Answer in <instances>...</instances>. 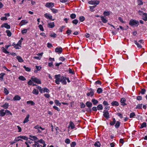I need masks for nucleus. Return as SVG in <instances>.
Segmentation results:
<instances>
[{
    "mask_svg": "<svg viewBox=\"0 0 147 147\" xmlns=\"http://www.w3.org/2000/svg\"><path fill=\"white\" fill-rule=\"evenodd\" d=\"M5 75L4 73H2L0 74V80H3V77Z\"/></svg>",
    "mask_w": 147,
    "mask_h": 147,
    "instance_id": "31",
    "label": "nucleus"
},
{
    "mask_svg": "<svg viewBox=\"0 0 147 147\" xmlns=\"http://www.w3.org/2000/svg\"><path fill=\"white\" fill-rule=\"evenodd\" d=\"M142 104H138L136 107V109H141L142 108Z\"/></svg>",
    "mask_w": 147,
    "mask_h": 147,
    "instance_id": "44",
    "label": "nucleus"
},
{
    "mask_svg": "<svg viewBox=\"0 0 147 147\" xmlns=\"http://www.w3.org/2000/svg\"><path fill=\"white\" fill-rule=\"evenodd\" d=\"M23 67L27 71H30L31 69L28 67H26L25 66H24Z\"/></svg>",
    "mask_w": 147,
    "mask_h": 147,
    "instance_id": "40",
    "label": "nucleus"
},
{
    "mask_svg": "<svg viewBox=\"0 0 147 147\" xmlns=\"http://www.w3.org/2000/svg\"><path fill=\"white\" fill-rule=\"evenodd\" d=\"M57 34H56L53 33V34H50V36L51 37L53 38H56L57 37Z\"/></svg>",
    "mask_w": 147,
    "mask_h": 147,
    "instance_id": "39",
    "label": "nucleus"
},
{
    "mask_svg": "<svg viewBox=\"0 0 147 147\" xmlns=\"http://www.w3.org/2000/svg\"><path fill=\"white\" fill-rule=\"evenodd\" d=\"M90 92H88L87 94V95L88 96H93L94 94V90L92 88H90Z\"/></svg>",
    "mask_w": 147,
    "mask_h": 147,
    "instance_id": "4",
    "label": "nucleus"
},
{
    "mask_svg": "<svg viewBox=\"0 0 147 147\" xmlns=\"http://www.w3.org/2000/svg\"><path fill=\"white\" fill-rule=\"evenodd\" d=\"M68 70H69V73H70V74H75L74 71H72V69H71L69 68Z\"/></svg>",
    "mask_w": 147,
    "mask_h": 147,
    "instance_id": "61",
    "label": "nucleus"
},
{
    "mask_svg": "<svg viewBox=\"0 0 147 147\" xmlns=\"http://www.w3.org/2000/svg\"><path fill=\"white\" fill-rule=\"evenodd\" d=\"M135 116V114L134 113H132L130 115V118H133Z\"/></svg>",
    "mask_w": 147,
    "mask_h": 147,
    "instance_id": "51",
    "label": "nucleus"
},
{
    "mask_svg": "<svg viewBox=\"0 0 147 147\" xmlns=\"http://www.w3.org/2000/svg\"><path fill=\"white\" fill-rule=\"evenodd\" d=\"M142 19L145 21L147 20V13H144L143 14Z\"/></svg>",
    "mask_w": 147,
    "mask_h": 147,
    "instance_id": "12",
    "label": "nucleus"
},
{
    "mask_svg": "<svg viewBox=\"0 0 147 147\" xmlns=\"http://www.w3.org/2000/svg\"><path fill=\"white\" fill-rule=\"evenodd\" d=\"M76 145V143L75 142H72L71 144V147H75Z\"/></svg>",
    "mask_w": 147,
    "mask_h": 147,
    "instance_id": "49",
    "label": "nucleus"
},
{
    "mask_svg": "<svg viewBox=\"0 0 147 147\" xmlns=\"http://www.w3.org/2000/svg\"><path fill=\"white\" fill-rule=\"evenodd\" d=\"M120 124V122L119 121H117V122L116 124L115 125V127L116 128H118L119 127Z\"/></svg>",
    "mask_w": 147,
    "mask_h": 147,
    "instance_id": "22",
    "label": "nucleus"
},
{
    "mask_svg": "<svg viewBox=\"0 0 147 147\" xmlns=\"http://www.w3.org/2000/svg\"><path fill=\"white\" fill-rule=\"evenodd\" d=\"M18 79L19 80L22 81H24L26 80V78L22 76H19L18 78Z\"/></svg>",
    "mask_w": 147,
    "mask_h": 147,
    "instance_id": "30",
    "label": "nucleus"
},
{
    "mask_svg": "<svg viewBox=\"0 0 147 147\" xmlns=\"http://www.w3.org/2000/svg\"><path fill=\"white\" fill-rule=\"evenodd\" d=\"M42 91H43L44 92H49V89L46 88H43Z\"/></svg>",
    "mask_w": 147,
    "mask_h": 147,
    "instance_id": "27",
    "label": "nucleus"
},
{
    "mask_svg": "<svg viewBox=\"0 0 147 147\" xmlns=\"http://www.w3.org/2000/svg\"><path fill=\"white\" fill-rule=\"evenodd\" d=\"M103 113H104L103 115L106 118L108 119L109 118V115L108 111H104Z\"/></svg>",
    "mask_w": 147,
    "mask_h": 147,
    "instance_id": "6",
    "label": "nucleus"
},
{
    "mask_svg": "<svg viewBox=\"0 0 147 147\" xmlns=\"http://www.w3.org/2000/svg\"><path fill=\"white\" fill-rule=\"evenodd\" d=\"M146 123L145 122H144L141 125V126L140 127V128H142L144 127H146Z\"/></svg>",
    "mask_w": 147,
    "mask_h": 147,
    "instance_id": "34",
    "label": "nucleus"
},
{
    "mask_svg": "<svg viewBox=\"0 0 147 147\" xmlns=\"http://www.w3.org/2000/svg\"><path fill=\"white\" fill-rule=\"evenodd\" d=\"M27 32V29H24L22 31V34H23L24 33H26Z\"/></svg>",
    "mask_w": 147,
    "mask_h": 147,
    "instance_id": "54",
    "label": "nucleus"
},
{
    "mask_svg": "<svg viewBox=\"0 0 147 147\" xmlns=\"http://www.w3.org/2000/svg\"><path fill=\"white\" fill-rule=\"evenodd\" d=\"M126 100L125 98H123L121 99L120 102L121 103H122V105L123 106H124L126 105V104L124 102Z\"/></svg>",
    "mask_w": 147,
    "mask_h": 147,
    "instance_id": "11",
    "label": "nucleus"
},
{
    "mask_svg": "<svg viewBox=\"0 0 147 147\" xmlns=\"http://www.w3.org/2000/svg\"><path fill=\"white\" fill-rule=\"evenodd\" d=\"M38 27L39 28L40 30L42 31H44V30L42 26L41 25H40L38 26Z\"/></svg>",
    "mask_w": 147,
    "mask_h": 147,
    "instance_id": "56",
    "label": "nucleus"
},
{
    "mask_svg": "<svg viewBox=\"0 0 147 147\" xmlns=\"http://www.w3.org/2000/svg\"><path fill=\"white\" fill-rule=\"evenodd\" d=\"M51 9L52 12L54 13H56L58 12V10L57 9L54 8H51Z\"/></svg>",
    "mask_w": 147,
    "mask_h": 147,
    "instance_id": "48",
    "label": "nucleus"
},
{
    "mask_svg": "<svg viewBox=\"0 0 147 147\" xmlns=\"http://www.w3.org/2000/svg\"><path fill=\"white\" fill-rule=\"evenodd\" d=\"M5 114L6 113L7 115L10 114L11 115H12V113L8 110H6L5 111Z\"/></svg>",
    "mask_w": 147,
    "mask_h": 147,
    "instance_id": "50",
    "label": "nucleus"
},
{
    "mask_svg": "<svg viewBox=\"0 0 147 147\" xmlns=\"http://www.w3.org/2000/svg\"><path fill=\"white\" fill-rule=\"evenodd\" d=\"M79 20L81 22H82L85 20V18L84 16H80L79 17Z\"/></svg>",
    "mask_w": 147,
    "mask_h": 147,
    "instance_id": "46",
    "label": "nucleus"
},
{
    "mask_svg": "<svg viewBox=\"0 0 147 147\" xmlns=\"http://www.w3.org/2000/svg\"><path fill=\"white\" fill-rule=\"evenodd\" d=\"M111 104L113 106H118L119 103L117 101H113L111 103Z\"/></svg>",
    "mask_w": 147,
    "mask_h": 147,
    "instance_id": "13",
    "label": "nucleus"
},
{
    "mask_svg": "<svg viewBox=\"0 0 147 147\" xmlns=\"http://www.w3.org/2000/svg\"><path fill=\"white\" fill-rule=\"evenodd\" d=\"M35 144L33 145V147H40L38 143H37L36 141H34Z\"/></svg>",
    "mask_w": 147,
    "mask_h": 147,
    "instance_id": "26",
    "label": "nucleus"
},
{
    "mask_svg": "<svg viewBox=\"0 0 147 147\" xmlns=\"http://www.w3.org/2000/svg\"><path fill=\"white\" fill-rule=\"evenodd\" d=\"M6 32L7 33V36L10 37L11 36V33L10 31L7 30L6 31Z\"/></svg>",
    "mask_w": 147,
    "mask_h": 147,
    "instance_id": "28",
    "label": "nucleus"
},
{
    "mask_svg": "<svg viewBox=\"0 0 147 147\" xmlns=\"http://www.w3.org/2000/svg\"><path fill=\"white\" fill-rule=\"evenodd\" d=\"M29 115L28 114L26 118L25 119L24 121H23V123H27L29 121Z\"/></svg>",
    "mask_w": 147,
    "mask_h": 147,
    "instance_id": "16",
    "label": "nucleus"
},
{
    "mask_svg": "<svg viewBox=\"0 0 147 147\" xmlns=\"http://www.w3.org/2000/svg\"><path fill=\"white\" fill-rule=\"evenodd\" d=\"M69 126L71 127V129H73L75 128V125L74 123L71 121L70 122Z\"/></svg>",
    "mask_w": 147,
    "mask_h": 147,
    "instance_id": "24",
    "label": "nucleus"
},
{
    "mask_svg": "<svg viewBox=\"0 0 147 147\" xmlns=\"http://www.w3.org/2000/svg\"><path fill=\"white\" fill-rule=\"evenodd\" d=\"M17 59L18 60L19 62H23L24 60L22 59L21 57L20 56H18L16 57Z\"/></svg>",
    "mask_w": 147,
    "mask_h": 147,
    "instance_id": "19",
    "label": "nucleus"
},
{
    "mask_svg": "<svg viewBox=\"0 0 147 147\" xmlns=\"http://www.w3.org/2000/svg\"><path fill=\"white\" fill-rule=\"evenodd\" d=\"M100 17L101 20L104 23H106L107 22V20L104 17L102 16H100Z\"/></svg>",
    "mask_w": 147,
    "mask_h": 147,
    "instance_id": "17",
    "label": "nucleus"
},
{
    "mask_svg": "<svg viewBox=\"0 0 147 147\" xmlns=\"http://www.w3.org/2000/svg\"><path fill=\"white\" fill-rule=\"evenodd\" d=\"M139 24V21L134 20H131L129 23V25L131 26H135L137 24Z\"/></svg>",
    "mask_w": 147,
    "mask_h": 147,
    "instance_id": "1",
    "label": "nucleus"
},
{
    "mask_svg": "<svg viewBox=\"0 0 147 147\" xmlns=\"http://www.w3.org/2000/svg\"><path fill=\"white\" fill-rule=\"evenodd\" d=\"M92 102L94 105H96L98 102V101L94 99H92Z\"/></svg>",
    "mask_w": 147,
    "mask_h": 147,
    "instance_id": "21",
    "label": "nucleus"
},
{
    "mask_svg": "<svg viewBox=\"0 0 147 147\" xmlns=\"http://www.w3.org/2000/svg\"><path fill=\"white\" fill-rule=\"evenodd\" d=\"M65 58H64L63 57H60L59 58V60L62 61H65Z\"/></svg>",
    "mask_w": 147,
    "mask_h": 147,
    "instance_id": "55",
    "label": "nucleus"
},
{
    "mask_svg": "<svg viewBox=\"0 0 147 147\" xmlns=\"http://www.w3.org/2000/svg\"><path fill=\"white\" fill-rule=\"evenodd\" d=\"M48 27L51 28H53L55 26V24L54 22H49L48 24Z\"/></svg>",
    "mask_w": 147,
    "mask_h": 147,
    "instance_id": "10",
    "label": "nucleus"
},
{
    "mask_svg": "<svg viewBox=\"0 0 147 147\" xmlns=\"http://www.w3.org/2000/svg\"><path fill=\"white\" fill-rule=\"evenodd\" d=\"M62 50V48L59 47H58L55 49V51L58 53H61Z\"/></svg>",
    "mask_w": 147,
    "mask_h": 147,
    "instance_id": "5",
    "label": "nucleus"
},
{
    "mask_svg": "<svg viewBox=\"0 0 147 147\" xmlns=\"http://www.w3.org/2000/svg\"><path fill=\"white\" fill-rule=\"evenodd\" d=\"M70 17L71 18L74 19L76 18V16L75 14L73 13L70 15Z\"/></svg>",
    "mask_w": 147,
    "mask_h": 147,
    "instance_id": "42",
    "label": "nucleus"
},
{
    "mask_svg": "<svg viewBox=\"0 0 147 147\" xmlns=\"http://www.w3.org/2000/svg\"><path fill=\"white\" fill-rule=\"evenodd\" d=\"M60 81L62 82L63 84H66L67 82L66 81V78L62 76L61 78V79H60Z\"/></svg>",
    "mask_w": 147,
    "mask_h": 147,
    "instance_id": "7",
    "label": "nucleus"
},
{
    "mask_svg": "<svg viewBox=\"0 0 147 147\" xmlns=\"http://www.w3.org/2000/svg\"><path fill=\"white\" fill-rule=\"evenodd\" d=\"M4 93L6 95H7L9 93L8 91L7 90V89L6 88H4Z\"/></svg>",
    "mask_w": 147,
    "mask_h": 147,
    "instance_id": "47",
    "label": "nucleus"
},
{
    "mask_svg": "<svg viewBox=\"0 0 147 147\" xmlns=\"http://www.w3.org/2000/svg\"><path fill=\"white\" fill-rule=\"evenodd\" d=\"M97 109L98 110H101L103 109L102 105L101 104L99 105L97 107Z\"/></svg>",
    "mask_w": 147,
    "mask_h": 147,
    "instance_id": "25",
    "label": "nucleus"
},
{
    "mask_svg": "<svg viewBox=\"0 0 147 147\" xmlns=\"http://www.w3.org/2000/svg\"><path fill=\"white\" fill-rule=\"evenodd\" d=\"M71 32V30H68L66 31V33L68 35H69Z\"/></svg>",
    "mask_w": 147,
    "mask_h": 147,
    "instance_id": "60",
    "label": "nucleus"
},
{
    "mask_svg": "<svg viewBox=\"0 0 147 147\" xmlns=\"http://www.w3.org/2000/svg\"><path fill=\"white\" fill-rule=\"evenodd\" d=\"M36 68L37 69V70H35L34 71V72L35 73H36L37 72V71H39L40 70L41 67L37 66H36Z\"/></svg>",
    "mask_w": 147,
    "mask_h": 147,
    "instance_id": "37",
    "label": "nucleus"
},
{
    "mask_svg": "<svg viewBox=\"0 0 147 147\" xmlns=\"http://www.w3.org/2000/svg\"><path fill=\"white\" fill-rule=\"evenodd\" d=\"M94 145L95 146L99 147L100 146V144L99 142H96L94 144Z\"/></svg>",
    "mask_w": 147,
    "mask_h": 147,
    "instance_id": "29",
    "label": "nucleus"
},
{
    "mask_svg": "<svg viewBox=\"0 0 147 147\" xmlns=\"http://www.w3.org/2000/svg\"><path fill=\"white\" fill-rule=\"evenodd\" d=\"M2 50L3 52L5 53L8 54L9 53V52L7 51L4 47H3L2 48Z\"/></svg>",
    "mask_w": 147,
    "mask_h": 147,
    "instance_id": "36",
    "label": "nucleus"
},
{
    "mask_svg": "<svg viewBox=\"0 0 147 147\" xmlns=\"http://www.w3.org/2000/svg\"><path fill=\"white\" fill-rule=\"evenodd\" d=\"M45 6L48 7H53L54 6V4L52 3H46Z\"/></svg>",
    "mask_w": 147,
    "mask_h": 147,
    "instance_id": "9",
    "label": "nucleus"
},
{
    "mask_svg": "<svg viewBox=\"0 0 147 147\" xmlns=\"http://www.w3.org/2000/svg\"><path fill=\"white\" fill-rule=\"evenodd\" d=\"M32 93L36 95H38V91L36 89H34L33 90Z\"/></svg>",
    "mask_w": 147,
    "mask_h": 147,
    "instance_id": "33",
    "label": "nucleus"
},
{
    "mask_svg": "<svg viewBox=\"0 0 147 147\" xmlns=\"http://www.w3.org/2000/svg\"><path fill=\"white\" fill-rule=\"evenodd\" d=\"M113 121H111L110 123V124L112 126L116 122V120L115 118H113Z\"/></svg>",
    "mask_w": 147,
    "mask_h": 147,
    "instance_id": "23",
    "label": "nucleus"
},
{
    "mask_svg": "<svg viewBox=\"0 0 147 147\" xmlns=\"http://www.w3.org/2000/svg\"><path fill=\"white\" fill-rule=\"evenodd\" d=\"M36 142H37V143H38V142H40L41 143H42V144H44V143L45 142L42 139H40V140H38L36 141Z\"/></svg>",
    "mask_w": 147,
    "mask_h": 147,
    "instance_id": "43",
    "label": "nucleus"
},
{
    "mask_svg": "<svg viewBox=\"0 0 147 147\" xmlns=\"http://www.w3.org/2000/svg\"><path fill=\"white\" fill-rule=\"evenodd\" d=\"M19 137H20V138L23 139H24V140H27L28 139V138L26 136H19Z\"/></svg>",
    "mask_w": 147,
    "mask_h": 147,
    "instance_id": "45",
    "label": "nucleus"
},
{
    "mask_svg": "<svg viewBox=\"0 0 147 147\" xmlns=\"http://www.w3.org/2000/svg\"><path fill=\"white\" fill-rule=\"evenodd\" d=\"M31 80L35 83L38 84H40L41 83L40 80L36 78H35L33 76L31 78Z\"/></svg>",
    "mask_w": 147,
    "mask_h": 147,
    "instance_id": "2",
    "label": "nucleus"
},
{
    "mask_svg": "<svg viewBox=\"0 0 147 147\" xmlns=\"http://www.w3.org/2000/svg\"><path fill=\"white\" fill-rule=\"evenodd\" d=\"M27 104H30L31 105H35L34 103L32 101H27Z\"/></svg>",
    "mask_w": 147,
    "mask_h": 147,
    "instance_id": "35",
    "label": "nucleus"
},
{
    "mask_svg": "<svg viewBox=\"0 0 147 147\" xmlns=\"http://www.w3.org/2000/svg\"><path fill=\"white\" fill-rule=\"evenodd\" d=\"M89 4L92 5H98L100 3V1L98 0L90 1L88 2Z\"/></svg>",
    "mask_w": 147,
    "mask_h": 147,
    "instance_id": "3",
    "label": "nucleus"
},
{
    "mask_svg": "<svg viewBox=\"0 0 147 147\" xmlns=\"http://www.w3.org/2000/svg\"><path fill=\"white\" fill-rule=\"evenodd\" d=\"M102 92V90L101 88H98L97 90V92L98 94L101 93Z\"/></svg>",
    "mask_w": 147,
    "mask_h": 147,
    "instance_id": "32",
    "label": "nucleus"
},
{
    "mask_svg": "<svg viewBox=\"0 0 147 147\" xmlns=\"http://www.w3.org/2000/svg\"><path fill=\"white\" fill-rule=\"evenodd\" d=\"M32 138L34 139V140H35V141H37L38 140V139L35 136H32Z\"/></svg>",
    "mask_w": 147,
    "mask_h": 147,
    "instance_id": "58",
    "label": "nucleus"
},
{
    "mask_svg": "<svg viewBox=\"0 0 147 147\" xmlns=\"http://www.w3.org/2000/svg\"><path fill=\"white\" fill-rule=\"evenodd\" d=\"M3 27H5L7 29H9L10 28V25H8L7 23H4L2 24L1 26V28Z\"/></svg>",
    "mask_w": 147,
    "mask_h": 147,
    "instance_id": "8",
    "label": "nucleus"
},
{
    "mask_svg": "<svg viewBox=\"0 0 147 147\" xmlns=\"http://www.w3.org/2000/svg\"><path fill=\"white\" fill-rule=\"evenodd\" d=\"M78 22V20L77 19H75L72 21V23L75 24H77Z\"/></svg>",
    "mask_w": 147,
    "mask_h": 147,
    "instance_id": "52",
    "label": "nucleus"
},
{
    "mask_svg": "<svg viewBox=\"0 0 147 147\" xmlns=\"http://www.w3.org/2000/svg\"><path fill=\"white\" fill-rule=\"evenodd\" d=\"M55 103L57 106H60L61 105V103L59 102V100H55Z\"/></svg>",
    "mask_w": 147,
    "mask_h": 147,
    "instance_id": "38",
    "label": "nucleus"
},
{
    "mask_svg": "<svg viewBox=\"0 0 147 147\" xmlns=\"http://www.w3.org/2000/svg\"><path fill=\"white\" fill-rule=\"evenodd\" d=\"M118 19L120 21V22H121L122 23H125V22L122 19V18L121 17H119Z\"/></svg>",
    "mask_w": 147,
    "mask_h": 147,
    "instance_id": "59",
    "label": "nucleus"
},
{
    "mask_svg": "<svg viewBox=\"0 0 147 147\" xmlns=\"http://www.w3.org/2000/svg\"><path fill=\"white\" fill-rule=\"evenodd\" d=\"M65 142L66 144H69L70 143V140L69 139H67L65 140Z\"/></svg>",
    "mask_w": 147,
    "mask_h": 147,
    "instance_id": "62",
    "label": "nucleus"
},
{
    "mask_svg": "<svg viewBox=\"0 0 147 147\" xmlns=\"http://www.w3.org/2000/svg\"><path fill=\"white\" fill-rule=\"evenodd\" d=\"M86 105L88 107L90 108L92 107V104L91 102L88 101L86 102Z\"/></svg>",
    "mask_w": 147,
    "mask_h": 147,
    "instance_id": "20",
    "label": "nucleus"
},
{
    "mask_svg": "<svg viewBox=\"0 0 147 147\" xmlns=\"http://www.w3.org/2000/svg\"><path fill=\"white\" fill-rule=\"evenodd\" d=\"M53 108L56 110H57L58 111H60V109H59L58 107L56 106H53Z\"/></svg>",
    "mask_w": 147,
    "mask_h": 147,
    "instance_id": "63",
    "label": "nucleus"
},
{
    "mask_svg": "<svg viewBox=\"0 0 147 147\" xmlns=\"http://www.w3.org/2000/svg\"><path fill=\"white\" fill-rule=\"evenodd\" d=\"M146 92V90L144 89H142L141 90V93L142 94H144L145 92Z\"/></svg>",
    "mask_w": 147,
    "mask_h": 147,
    "instance_id": "64",
    "label": "nucleus"
},
{
    "mask_svg": "<svg viewBox=\"0 0 147 147\" xmlns=\"http://www.w3.org/2000/svg\"><path fill=\"white\" fill-rule=\"evenodd\" d=\"M28 22V21H27L26 20H23L20 22V25L21 26H22L24 25Z\"/></svg>",
    "mask_w": 147,
    "mask_h": 147,
    "instance_id": "14",
    "label": "nucleus"
},
{
    "mask_svg": "<svg viewBox=\"0 0 147 147\" xmlns=\"http://www.w3.org/2000/svg\"><path fill=\"white\" fill-rule=\"evenodd\" d=\"M96 7V5L90 6V11H93V9H94V8H95V7Z\"/></svg>",
    "mask_w": 147,
    "mask_h": 147,
    "instance_id": "57",
    "label": "nucleus"
},
{
    "mask_svg": "<svg viewBox=\"0 0 147 147\" xmlns=\"http://www.w3.org/2000/svg\"><path fill=\"white\" fill-rule=\"evenodd\" d=\"M8 103H5V104L3 105V107L5 109H7L8 108Z\"/></svg>",
    "mask_w": 147,
    "mask_h": 147,
    "instance_id": "41",
    "label": "nucleus"
},
{
    "mask_svg": "<svg viewBox=\"0 0 147 147\" xmlns=\"http://www.w3.org/2000/svg\"><path fill=\"white\" fill-rule=\"evenodd\" d=\"M134 43L138 47L140 48H141L142 47V46L140 44L139 42H138L136 40L134 41Z\"/></svg>",
    "mask_w": 147,
    "mask_h": 147,
    "instance_id": "18",
    "label": "nucleus"
},
{
    "mask_svg": "<svg viewBox=\"0 0 147 147\" xmlns=\"http://www.w3.org/2000/svg\"><path fill=\"white\" fill-rule=\"evenodd\" d=\"M13 100H19L21 99L20 97L18 95H16L13 98Z\"/></svg>",
    "mask_w": 147,
    "mask_h": 147,
    "instance_id": "15",
    "label": "nucleus"
},
{
    "mask_svg": "<svg viewBox=\"0 0 147 147\" xmlns=\"http://www.w3.org/2000/svg\"><path fill=\"white\" fill-rule=\"evenodd\" d=\"M110 14V12L109 11H105L103 13L104 15L107 16L109 15Z\"/></svg>",
    "mask_w": 147,
    "mask_h": 147,
    "instance_id": "53",
    "label": "nucleus"
}]
</instances>
